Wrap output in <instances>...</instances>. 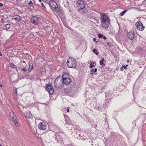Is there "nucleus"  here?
Segmentation results:
<instances>
[{"label": "nucleus", "mask_w": 146, "mask_h": 146, "mask_svg": "<svg viewBox=\"0 0 146 146\" xmlns=\"http://www.w3.org/2000/svg\"><path fill=\"white\" fill-rule=\"evenodd\" d=\"M127 11V10H126L123 11L120 13V16H123L125 13Z\"/></svg>", "instance_id": "22"}, {"label": "nucleus", "mask_w": 146, "mask_h": 146, "mask_svg": "<svg viewBox=\"0 0 146 146\" xmlns=\"http://www.w3.org/2000/svg\"><path fill=\"white\" fill-rule=\"evenodd\" d=\"M31 22L34 25H37L38 23L39 19L38 17L33 16L30 19Z\"/></svg>", "instance_id": "7"}, {"label": "nucleus", "mask_w": 146, "mask_h": 146, "mask_svg": "<svg viewBox=\"0 0 146 146\" xmlns=\"http://www.w3.org/2000/svg\"><path fill=\"white\" fill-rule=\"evenodd\" d=\"M134 33L132 31H130L127 34L129 38L131 40H133L134 38Z\"/></svg>", "instance_id": "10"}, {"label": "nucleus", "mask_w": 146, "mask_h": 146, "mask_svg": "<svg viewBox=\"0 0 146 146\" xmlns=\"http://www.w3.org/2000/svg\"><path fill=\"white\" fill-rule=\"evenodd\" d=\"M93 41L95 42L96 40V39L95 38H94L93 39Z\"/></svg>", "instance_id": "32"}, {"label": "nucleus", "mask_w": 146, "mask_h": 146, "mask_svg": "<svg viewBox=\"0 0 146 146\" xmlns=\"http://www.w3.org/2000/svg\"><path fill=\"white\" fill-rule=\"evenodd\" d=\"M12 119V120L13 121V122L15 123V125L16 126H18V123L17 122V120H16L17 117L15 116H13L11 118Z\"/></svg>", "instance_id": "16"}, {"label": "nucleus", "mask_w": 146, "mask_h": 146, "mask_svg": "<svg viewBox=\"0 0 146 146\" xmlns=\"http://www.w3.org/2000/svg\"><path fill=\"white\" fill-rule=\"evenodd\" d=\"M22 71L24 72H26L27 71V69L26 68H24L22 69Z\"/></svg>", "instance_id": "30"}, {"label": "nucleus", "mask_w": 146, "mask_h": 146, "mask_svg": "<svg viewBox=\"0 0 146 146\" xmlns=\"http://www.w3.org/2000/svg\"><path fill=\"white\" fill-rule=\"evenodd\" d=\"M108 93H106L105 97L106 98V99H105L107 101V103H109V101L111 100L110 97V96H108Z\"/></svg>", "instance_id": "17"}, {"label": "nucleus", "mask_w": 146, "mask_h": 146, "mask_svg": "<svg viewBox=\"0 0 146 146\" xmlns=\"http://www.w3.org/2000/svg\"><path fill=\"white\" fill-rule=\"evenodd\" d=\"M121 69H120V70L121 71H122L123 70V68L122 67V66L121 68Z\"/></svg>", "instance_id": "36"}, {"label": "nucleus", "mask_w": 146, "mask_h": 146, "mask_svg": "<svg viewBox=\"0 0 146 146\" xmlns=\"http://www.w3.org/2000/svg\"><path fill=\"white\" fill-rule=\"evenodd\" d=\"M93 52L96 55H98L99 54V53L97 52V50L95 48L93 49Z\"/></svg>", "instance_id": "21"}, {"label": "nucleus", "mask_w": 146, "mask_h": 146, "mask_svg": "<svg viewBox=\"0 0 146 146\" xmlns=\"http://www.w3.org/2000/svg\"><path fill=\"white\" fill-rule=\"evenodd\" d=\"M10 27V25L9 24H6L5 25V27L6 29H9Z\"/></svg>", "instance_id": "23"}, {"label": "nucleus", "mask_w": 146, "mask_h": 146, "mask_svg": "<svg viewBox=\"0 0 146 146\" xmlns=\"http://www.w3.org/2000/svg\"><path fill=\"white\" fill-rule=\"evenodd\" d=\"M38 127L40 129L44 130L46 129V125L43 122H40L38 125Z\"/></svg>", "instance_id": "11"}, {"label": "nucleus", "mask_w": 146, "mask_h": 146, "mask_svg": "<svg viewBox=\"0 0 146 146\" xmlns=\"http://www.w3.org/2000/svg\"><path fill=\"white\" fill-rule=\"evenodd\" d=\"M24 115L26 118H30L32 116L30 112L28 110L26 111L24 113Z\"/></svg>", "instance_id": "9"}, {"label": "nucleus", "mask_w": 146, "mask_h": 146, "mask_svg": "<svg viewBox=\"0 0 146 146\" xmlns=\"http://www.w3.org/2000/svg\"><path fill=\"white\" fill-rule=\"evenodd\" d=\"M41 5L44 8H45V6L44 5L43 3H42Z\"/></svg>", "instance_id": "35"}, {"label": "nucleus", "mask_w": 146, "mask_h": 146, "mask_svg": "<svg viewBox=\"0 0 146 146\" xmlns=\"http://www.w3.org/2000/svg\"><path fill=\"white\" fill-rule=\"evenodd\" d=\"M68 67L74 68L76 67V64H67Z\"/></svg>", "instance_id": "18"}, {"label": "nucleus", "mask_w": 146, "mask_h": 146, "mask_svg": "<svg viewBox=\"0 0 146 146\" xmlns=\"http://www.w3.org/2000/svg\"><path fill=\"white\" fill-rule=\"evenodd\" d=\"M67 62L68 63H70V64H75L76 61L73 58L70 57L68 59Z\"/></svg>", "instance_id": "12"}, {"label": "nucleus", "mask_w": 146, "mask_h": 146, "mask_svg": "<svg viewBox=\"0 0 146 146\" xmlns=\"http://www.w3.org/2000/svg\"><path fill=\"white\" fill-rule=\"evenodd\" d=\"M55 137L56 140L57 142L59 141V140H61L62 139V137L58 134L56 133L55 135Z\"/></svg>", "instance_id": "15"}, {"label": "nucleus", "mask_w": 146, "mask_h": 146, "mask_svg": "<svg viewBox=\"0 0 146 146\" xmlns=\"http://www.w3.org/2000/svg\"><path fill=\"white\" fill-rule=\"evenodd\" d=\"M13 115H14V113H13V112L11 111V112H10V117H11V118H12V117L13 116H14Z\"/></svg>", "instance_id": "25"}, {"label": "nucleus", "mask_w": 146, "mask_h": 146, "mask_svg": "<svg viewBox=\"0 0 146 146\" xmlns=\"http://www.w3.org/2000/svg\"><path fill=\"white\" fill-rule=\"evenodd\" d=\"M3 5L2 3H0V7H2L3 6Z\"/></svg>", "instance_id": "33"}, {"label": "nucleus", "mask_w": 146, "mask_h": 146, "mask_svg": "<svg viewBox=\"0 0 146 146\" xmlns=\"http://www.w3.org/2000/svg\"><path fill=\"white\" fill-rule=\"evenodd\" d=\"M103 65V66H105V64H102Z\"/></svg>", "instance_id": "43"}, {"label": "nucleus", "mask_w": 146, "mask_h": 146, "mask_svg": "<svg viewBox=\"0 0 146 146\" xmlns=\"http://www.w3.org/2000/svg\"><path fill=\"white\" fill-rule=\"evenodd\" d=\"M13 19L16 21H19L21 20V18L19 15H16L13 17Z\"/></svg>", "instance_id": "14"}, {"label": "nucleus", "mask_w": 146, "mask_h": 146, "mask_svg": "<svg viewBox=\"0 0 146 146\" xmlns=\"http://www.w3.org/2000/svg\"><path fill=\"white\" fill-rule=\"evenodd\" d=\"M98 36L99 38H100L102 37L103 36V35L100 34L98 35Z\"/></svg>", "instance_id": "29"}, {"label": "nucleus", "mask_w": 146, "mask_h": 146, "mask_svg": "<svg viewBox=\"0 0 146 146\" xmlns=\"http://www.w3.org/2000/svg\"><path fill=\"white\" fill-rule=\"evenodd\" d=\"M66 111H67L68 112H69L70 111V110H69L68 109V108H67L66 110Z\"/></svg>", "instance_id": "34"}, {"label": "nucleus", "mask_w": 146, "mask_h": 146, "mask_svg": "<svg viewBox=\"0 0 146 146\" xmlns=\"http://www.w3.org/2000/svg\"><path fill=\"white\" fill-rule=\"evenodd\" d=\"M97 70L96 68L90 70V72L91 74L92 75L94 74V73L96 72Z\"/></svg>", "instance_id": "19"}, {"label": "nucleus", "mask_w": 146, "mask_h": 146, "mask_svg": "<svg viewBox=\"0 0 146 146\" xmlns=\"http://www.w3.org/2000/svg\"><path fill=\"white\" fill-rule=\"evenodd\" d=\"M23 63H25L26 62L25 61V60H23Z\"/></svg>", "instance_id": "40"}, {"label": "nucleus", "mask_w": 146, "mask_h": 146, "mask_svg": "<svg viewBox=\"0 0 146 146\" xmlns=\"http://www.w3.org/2000/svg\"><path fill=\"white\" fill-rule=\"evenodd\" d=\"M46 90L50 94H52L54 92V89L52 86L50 84L46 85Z\"/></svg>", "instance_id": "6"}, {"label": "nucleus", "mask_w": 146, "mask_h": 146, "mask_svg": "<svg viewBox=\"0 0 146 146\" xmlns=\"http://www.w3.org/2000/svg\"><path fill=\"white\" fill-rule=\"evenodd\" d=\"M70 78L68 73H63L62 76V80Z\"/></svg>", "instance_id": "13"}, {"label": "nucleus", "mask_w": 146, "mask_h": 146, "mask_svg": "<svg viewBox=\"0 0 146 146\" xmlns=\"http://www.w3.org/2000/svg\"><path fill=\"white\" fill-rule=\"evenodd\" d=\"M103 38L104 39V40H105L106 39V36H104V37H103Z\"/></svg>", "instance_id": "38"}, {"label": "nucleus", "mask_w": 146, "mask_h": 146, "mask_svg": "<svg viewBox=\"0 0 146 146\" xmlns=\"http://www.w3.org/2000/svg\"><path fill=\"white\" fill-rule=\"evenodd\" d=\"M128 66V64H126V66L124 65L123 66H122V67L124 69H127V67Z\"/></svg>", "instance_id": "26"}, {"label": "nucleus", "mask_w": 146, "mask_h": 146, "mask_svg": "<svg viewBox=\"0 0 146 146\" xmlns=\"http://www.w3.org/2000/svg\"><path fill=\"white\" fill-rule=\"evenodd\" d=\"M105 107H106V105H105Z\"/></svg>", "instance_id": "47"}, {"label": "nucleus", "mask_w": 146, "mask_h": 146, "mask_svg": "<svg viewBox=\"0 0 146 146\" xmlns=\"http://www.w3.org/2000/svg\"><path fill=\"white\" fill-rule=\"evenodd\" d=\"M62 81L64 84L66 85H68L69 84L72 82V80L70 78H68L66 79H62Z\"/></svg>", "instance_id": "8"}, {"label": "nucleus", "mask_w": 146, "mask_h": 146, "mask_svg": "<svg viewBox=\"0 0 146 146\" xmlns=\"http://www.w3.org/2000/svg\"><path fill=\"white\" fill-rule=\"evenodd\" d=\"M129 61V60H127V62H128Z\"/></svg>", "instance_id": "42"}, {"label": "nucleus", "mask_w": 146, "mask_h": 146, "mask_svg": "<svg viewBox=\"0 0 146 146\" xmlns=\"http://www.w3.org/2000/svg\"><path fill=\"white\" fill-rule=\"evenodd\" d=\"M41 0H39V1H40V2H41Z\"/></svg>", "instance_id": "44"}, {"label": "nucleus", "mask_w": 146, "mask_h": 146, "mask_svg": "<svg viewBox=\"0 0 146 146\" xmlns=\"http://www.w3.org/2000/svg\"><path fill=\"white\" fill-rule=\"evenodd\" d=\"M54 84L56 88L60 89L64 87V84L60 76H58L56 78L54 82Z\"/></svg>", "instance_id": "1"}, {"label": "nucleus", "mask_w": 146, "mask_h": 146, "mask_svg": "<svg viewBox=\"0 0 146 146\" xmlns=\"http://www.w3.org/2000/svg\"><path fill=\"white\" fill-rule=\"evenodd\" d=\"M104 58H102V59L101 60H100V64H104L103 62H104Z\"/></svg>", "instance_id": "24"}, {"label": "nucleus", "mask_w": 146, "mask_h": 146, "mask_svg": "<svg viewBox=\"0 0 146 146\" xmlns=\"http://www.w3.org/2000/svg\"><path fill=\"white\" fill-rule=\"evenodd\" d=\"M107 44L108 45H109V44H110V43L109 42H108L107 43Z\"/></svg>", "instance_id": "39"}, {"label": "nucleus", "mask_w": 146, "mask_h": 146, "mask_svg": "<svg viewBox=\"0 0 146 146\" xmlns=\"http://www.w3.org/2000/svg\"><path fill=\"white\" fill-rule=\"evenodd\" d=\"M90 68H92L93 67H95V64H90Z\"/></svg>", "instance_id": "28"}, {"label": "nucleus", "mask_w": 146, "mask_h": 146, "mask_svg": "<svg viewBox=\"0 0 146 146\" xmlns=\"http://www.w3.org/2000/svg\"><path fill=\"white\" fill-rule=\"evenodd\" d=\"M28 4H29V5H32L33 4V3H32V1H30L29 2V3H28Z\"/></svg>", "instance_id": "31"}, {"label": "nucleus", "mask_w": 146, "mask_h": 146, "mask_svg": "<svg viewBox=\"0 0 146 146\" xmlns=\"http://www.w3.org/2000/svg\"><path fill=\"white\" fill-rule=\"evenodd\" d=\"M76 5L78 9L80 10H82L85 7V5L83 1L82 0L78 1L77 2Z\"/></svg>", "instance_id": "5"}, {"label": "nucleus", "mask_w": 146, "mask_h": 146, "mask_svg": "<svg viewBox=\"0 0 146 146\" xmlns=\"http://www.w3.org/2000/svg\"><path fill=\"white\" fill-rule=\"evenodd\" d=\"M49 4L50 7L52 10H54L56 12H58L59 11V9L55 1H51L49 2Z\"/></svg>", "instance_id": "2"}, {"label": "nucleus", "mask_w": 146, "mask_h": 146, "mask_svg": "<svg viewBox=\"0 0 146 146\" xmlns=\"http://www.w3.org/2000/svg\"><path fill=\"white\" fill-rule=\"evenodd\" d=\"M2 86V85L1 84H0V88Z\"/></svg>", "instance_id": "41"}, {"label": "nucleus", "mask_w": 146, "mask_h": 146, "mask_svg": "<svg viewBox=\"0 0 146 146\" xmlns=\"http://www.w3.org/2000/svg\"><path fill=\"white\" fill-rule=\"evenodd\" d=\"M29 67L28 70L29 72H30L33 68V64H29Z\"/></svg>", "instance_id": "20"}, {"label": "nucleus", "mask_w": 146, "mask_h": 146, "mask_svg": "<svg viewBox=\"0 0 146 146\" xmlns=\"http://www.w3.org/2000/svg\"><path fill=\"white\" fill-rule=\"evenodd\" d=\"M101 21L103 23H107L108 24L107 28L109 25L108 24L110 22V19L108 16L105 15H102L100 19Z\"/></svg>", "instance_id": "3"}, {"label": "nucleus", "mask_w": 146, "mask_h": 146, "mask_svg": "<svg viewBox=\"0 0 146 146\" xmlns=\"http://www.w3.org/2000/svg\"><path fill=\"white\" fill-rule=\"evenodd\" d=\"M135 25L137 29L140 31H143L145 27L143 26V24L140 21H138L135 23Z\"/></svg>", "instance_id": "4"}, {"label": "nucleus", "mask_w": 146, "mask_h": 146, "mask_svg": "<svg viewBox=\"0 0 146 146\" xmlns=\"http://www.w3.org/2000/svg\"><path fill=\"white\" fill-rule=\"evenodd\" d=\"M16 66L15 64H10V66L12 68H15Z\"/></svg>", "instance_id": "27"}, {"label": "nucleus", "mask_w": 146, "mask_h": 146, "mask_svg": "<svg viewBox=\"0 0 146 146\" xmlns=\"http://www.w3.org/2000/svg\"><path fill=\"white\" fill-rule=\"evenodd\" d=\"M91 64H92V62H91Z\"/></svg>", "instance_id": "45"}, {"label": "nucleus", "mask_w": 146, "mask_h": 146, "mask_svg": "<svg viewBox=\"0 0 146 146\" xmlns=\"http://www.w3.org/2000/svg\"><path fill=\"white\" fill-rule=\"evenodd\" d=\"M15 93L17 94V88H16L15 89Z\"/></svg>", "instance_id": "37"}, {"label": "nucleus", "mask_w": 146, "mask_h": 146, "mask_svg": "<svg viewBox=\"0 0 146 146\" xmlns=\"http://www.w3.org/2000/svg\"><path fill=\"white\" fill-rule=\"evenodd\" d=\"M0 146H2L1 144L0 145Z\"/></svg>", "instance_id": "46"}]
</instances>
